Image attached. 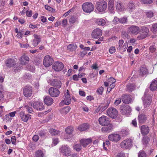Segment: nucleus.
<instances>
[{
  "mask_svg": "<svg viewBox=\"0 0 157 157\" xmlns=\"http://www.w3.org/2000/svg\"><path fill=\"white\" fill-rule=\"evenodd\" d=\"M153 0H141L140 2L144 4H150L152 2Z\"/></svg>",
  "mask_w": 157,
  "mask_h": 157,
  "instance_id": "44",
  "label": "nucleus"
},
{
  "mask_svg": "<svg viewBox=\"0 0 157 157\" xmlns=\"http://www.w3.org/2000/svg\"><path fill=\"white\" fill-rule=\"evenodd\" d=\"M95 22L97 25L101 26L104 25L106 23L105 20L103 18L97 19L95 20Z\"/></svg>",
  "mask_w": 157,
  "mask_h": 157,
  "instance_id": "31",
  "label": "nucleus"
},
{
  "mask_svg": "<svg viewBox=\"0 0 157 157\" xmlns=\"http://www.w3.org/2000/svg\"><path fill=\"white\" fill-rule=\"evenodd\" d=\"M49 94L52 97H58L59 94V91L57 88L51 87L48 90Z\"/></svg>",
  "mask_w": 157,
  "mask_h": 157,
  "instance_id": "14",
  "label": "nucleus"
},
{
  "mask_svg": "<svg viewBox=\"0 0 157 157\" xmlns=\"http://www.w3.org/2000/svg\"><path fill=\"white\" fill-rule=\"evenodd\" d=\"M121 133L123 136H125L128 134V131L127 129H123L121 131Z\"/></svg>",
  "mask_w": 157,
  "mask_h": 157,
  "instance_id": "50",
  "label": "nucleus"
},
{
  "mask_svg": "<svg viewBox=\"0 0 157 157\" xmlns=\"http://www.w3.org/2000/svg\"><path fill=\"white\" fill-rule=\"evenodd\" d=\"M118 112L117 110L113 108H110L108 109L107 111L108 115L112 118H116L118 115Z\"/></svg>",
  "mask_w": 157,
  "mask_h": 157,
  "instance_id": "8",
  "label": "nucleus"
},
{
  "mask_svg": "<svg viewBox=\"0 0 157 157\" xmlns=\"http://www.w3.org/2000/svg\"><path fill=\"white\" fill-rule=\"evenodd\" d=\"M149 29L145 26H142L140 28V35L137 38L139 40L143 39L149 36Z\"/></svg>",
  "mask_w": 157,
  "mask_h": 157,
  "instance_id": "1",
  "label": "nucleus"
},
{
  "mask_svg": "<svg viewBox=\"0 0 157 157\" xmlns=\"http://www.w3.org/2000/svg\"><path fill=\"white\" fill-rule=\"evenodd\" d=\"M31 115L29 114H25L23 111H21L20 113V117L22 120L25 122H27L28 120L31 118Z\"/></svg>",
  "mask_w": 157,
  "mask_h": 157,
  "instance_id": "22",
  "label": "nucleus"
},
{
  "mask_svg": "<svg viewBox=\"0 0 157 157\" xmlns=\"http://www.w3.org/2000/svg\"><path fill=\"white\" fill-rule=\"evenodd\" d=\"M102 34V31L100 29H96L93 31L92 33V36L93 38L97 39L101 36Z\"/></svg>",
  "mask_w": 157,
  "mask_h": 157,
  "instance_id": "17",
  "label": "nucleus"
},
{
  "mask_svg": "<svg viewBox=\"0 0 157 157\" xmlns=\"http://www.w3.org/2000/svg\"><path fill=\"white\" fill-rule=\"evenodd\" d=\"M140 128L141 133L143 135H147L149 132V128L146 125H143L140 127Z\"/></svg>",
  "mask_w": 157,
  "mask_h": 157,
  "instance_id": "25",
  "label": "nucleus"
},
{
  "mask_svg": "<svg viewBox=\"0 0 157 157\" xmlns=\"http://www.w3.org/2000/svg\"><path fill=\"white\" fill-rule=\"evenodd\" d=\"M98 121L100 124L102 126L107 125L110 123L109 118L104 116L100 117Z\"/></svg>",
  "mask_w": 157,
  "mask_h": 157,
  "instance_id": "10",
  "label": "nucleus"
},
{
  "mask_svg": "<svg viewBox=\"0 0 157 157\" xmlns=\"http://www.w3.org/2000/svg\"><path fill=\"white\" fill-rule=\"evenodd\" d=\"M151 31L153 33L156 32L157 30V23H155L153 24L152 26V28L151 29Z\"/></svg>",
  "mask_w": 157,
  "mask_h": 157,
  "instance_id": "43",
  "label": "nucleus"
},
{
  "mask_svg": "<svg viewBox=\"0 0 157 157\" xmlns=\"http://www.w3.org/2000/svg\"><path fill=\"white\" fill-rule=\"evenodd\" d=\"M23 94L26 98L31 97L33 93V88L31 86H26L23 89Z\"/></svg>",
  "mask_w": 157,
  "mask_h": 157,
  "instance_id": "5",
  "label": "nucleus"
},
{
  "mask_svg": "<svg viewBox=\"0 0 157 157\" xmlns=\"http://www.w3.org/2000/svg\"><path fill=\"white\" fill-rule=\"evenodd\" d=\"M144 105L146 106L149 105L151 102V96L148 94H147L145 92L144 94V96L142 98Z\"/></svg>",
  "mask_w": 157,
  "mask_h": 157,
  "instance_id": "13",
  "label": "nucleus"
},
{
  "mask_svg": "<svg viewBox=\"0 0 157 157\" xmlns=\"http://www.w3.org/2000/svg\"><path fill=\"white\" fill-rule=\"evenodd\" d=\"M109 106L108 104H106L105 105H99V107H100L101 111L102 112L104 111Z\"/></svg>",
  "mask_w": 157,
  "mask_h": 157,
  "instance_id": "47",
  "label": "nucleus"
},
{
  "mask_svg": "<svg viewBox=\"0 0 157 157\" xmlns=\"http://www.w3.org/2000/svg\"><path fill=\"white\" fill-rule=\"evenodd\" d=\"M50 85L54 87L57 88H60L62 86L61 81L57 79H52L50 80Z\"/></svg>",
  "mask_w": 157,
  "mask_h": 157,
  "instance_id": "16",
  "label": "nucleus"
},
{
  "mask_svg": "<svg viewBox=\"0 0 157 157\" xmlns=\"http://www.w3.org/2000/svg\"><path fill=\"white\" fill-rule=\"evenodd\" d=\"M149 50L151 52L153 53L155 51L156 49L154 46L152 45L150 47Z\"/></svg>",
  "mask_w": 157,
  "mask_h": 157,
  "instance_id": "62",
  "label": "nucleus"
},
{
  "mask_svg": "<svg viewBox=\"0 0 157 157\" xmlns=\"http://www.w3.org/2000/svg\"><path fill=\"white\" fill-rule=\"evenodd\" d=\"M146 14L147 17L149 18H151L153 15V13L150 11L147 12Z\"/></svg>",
  "mask_w": 157,
  "mask_h": 157,
  "instance_id": "55",
  "label": "nucleus"
},
{
  "mask_svg": "<svg viewBox=\"0 0 157 157\" xmlns=\"http://www.w3.org/2000/svg\"><path fill=\"white\" fill-rule=\"evenodd\" d=\"M73 128L71 126H70L67 127L66 130L65 131L66 133L70 134H71L73 131Z\"/></svg>",
  "mask_w": 157,
  "mask_h": 157,
  "instance_id": "40",
  "label": "nucleus"
},
{
  "mask_svg": "<svg viewBox=\"0 0 157 157\" xmlns=\"http://www.w3.org/2000/svg\"><path fill=\"white\" fill-rule=\"evenodd\" d=\"M44 156V154L42 151H38L35 153L36 157H42Z\"/></svg>",
  "mask_w": 157,
  "mask_h": 157,
  "instance_id": "42",
  "label": "nucleus"
},
{
  "mask_svg": "<svg viewBox=\"0 0 157 157\" xmlns=\"http://www.w3.org/2000/svg\"><path fill=\"white\" fill-rule=\"evenodd\" d=\"M82 8L84 12L90 13L93 11L94 6L91 3L86 2L83 4Z\"/></svg>",
  "mask_w": 157,
  "mask_h": 157,
  "instance_id": "6",
  "label": "nucleus"
},
{
  "mask_svg": "<svg viewBox=\"0 0 157 157\" xmlns=\"http://www.w3.org/2000/svg\"><path fill=\"white\" fill-rule=\"evenodd\" d=\"M40 40L34 39L33 41L32 44L34 46H36L40 42Z\"/></svg>",
  "mask_w": 157,
  "mask_h": 157,
  "instance_id": "48",
  "label": "nucleus"
},
{
  "mask_svg": "<svg viewBox=\"0 0 157 157\" xmlns=\"http://www.w3.org/2000/svg\"><path fill=\"white\" fill-rule=\"evenodd\" d=\"M107 126L104 127L103 129L105 131L107 132H110L113 128V125L112 124H110L108 125H106Z\"/></svg>",
  "mask_w": 157,
  "mask_h": 157,
  "instance_id": "36",
  "label": "nucleus"
},
{
  "mask_svg": "<svg viewBox=\"0 0 157 157\" xmlns=\"http://www.w3.org/2000/svg\"><path fill=\"white\" fill-rule=\"evenodd\" d=\"M127 8L130 11H132L135 9V5L133 3H129L128 4Z\"/></svg>",
  "mask_w": 157,
  "mask_h": 157,
  "instance_id": "38",
  "label": "nucleus"
},
{
  "mask_svg": "<svg viewBox=\"0 0 157 157\" xmlns=\"http://www.w3.org/2000/svg\"><path fill=\"white\" fill-rule=\"evenodd\" d=\"M120 112L123 115H127L131 112L132 109L128 105H124L121 106Z\"/></svg>",
  "mask_w": 157,
  "mask_h": 157,
  "instance_id": "7",
  "label": "nucleus"
},
{
  "mask_svg": "<svg viewBox=\"0 0 157 157\" xmlns=\"http://www.w3.org/2000/svg\"><path fill=\"white\" fill-rule=\"evenodd\" d=\"M76 19L75 17H71L69 19V22L70 24H73L76 21Z\"/></svg>",
  "mask_w": 157,
  "mask_h": 157,
  "instance_id": "52",
  "label": "nucleus"
},
{
  "mask_svg": "<svg viewBox=\"0 0 157 157\" xmlns=\"http://www.w3.org/2000/svg\"><path fill=\"white\" fill-rule=\"evenodd\" d=\"M44 103L48 105H51L53 102V99L49 96H46L44 98Z\"/></svg>",
  "mask_w": 157,
  "mask_h": 157,
  "instance_id": "28",
  "label": "nucleus"
},
{
  "mask_svg": "<svg viewBox=\"0 0 157 157\" xmlns=\"http://www.w3.org/2000/svg\"><path fill=\"white\" fill-rule=\"evenodd\" d=\"M77 48V46L75 44H71L68 45L67 46L68 50L70 51H75Z\"/></svg>",
  "mask_w": 157,
  "mask_h": 157,
  "instance_id": "34",
  "label": "nucleus"
},
{
  "mask_svg": "<svg viewBox=\"0 0 157 157\" xmlns=\"http://www.w3.org/2000/svg\"><path fill=\"white\" fill-rule=\"evenodd\" d=\"M39 135L41 137H44L45 136V133L43 131H39Z\"/></svg>",
  "mask_w": 157,
  "mask_h": 157,
  "instance_id": "64",
  "label": "nucleus"
},
{
  "mask_svg": "<svg viewBox=\"0 0 157 157\" xmlns=\"http://www.w3.org/2000/svg\"><path fill=\"white\" fill-rule=\"evenodd\" d=\"M32 11L31 10H27L26 12V14L27 17H30L32 14Z\"/></svg>",
  "mask_w": 157,
  "mask_h": 157,
  "instance_id": "58",
  "label": "nucleus"
},
{
  "mask_svg": "<svg viewBox=\"0 0 157 157\" xmlns=\"http://www.w3.org/2000/svg\"><path fill=\"white\" fill-rule=\"evenodd\" d=\"M26 107L27 111H28L30 113H32L33 112V110L32 107L29 106H26Z\"/></svg>",
  "mask_w": 157,
  "mask_h": 157,
  "instance_id": "60",
  "label": "nucleus"
},
{
  "mask_svg": "<svg viewBox=\"0 0 157 157\" xmlns=\"http://www.w3.org/2000/svg\"><path fill=\"white\" fill-rule=\"evenodd\" d=\"M121 98H119L116 99L114 102V104L116 105H118L120 104L121 102Z\"/></svg>",
  "mask_w": 157,
  "mask_h": 157,
  "instance_id": "56",
  "label": "nucleus"
},
{
  "mask_svg": "<svg viewBox=\"0 0 157 157\" xmlns=\"http://www.w3.org/2000/svg\"><path fill=\"white\" fill-rule=\"evenodd\" d=\"M120 136L117 134H113L108 136L109 140L113 142H117L121 140Z\"/></svg>",
  "mask_w": 157,
  "mask_h": 157,
  "instance_id": "18",
  "label": "nucleus"
},
{
  "mask_svg": "<svg viewBox=\"0 0 157 157\" xmlns=\"http://www.w3.org/2000/svg\"><path fill=\"white\" fill-rule=\"evenodd\" d=\"M64 98L63 102L64 104L68 105L70 104L71 99L68 90H67V92L64 94Z\"/></svg>",
  "mask_w": 157,
  "mask_h": 157,
  "instance_id": "19",
  "label": "nucleus"
},
{
  "mask_svg": "<svg viewBox=\"0 0 157 157\" xmlns=\"http://www.w3.org/2000/svg\"><path fill=\"white\" fill-rule=\"evenodd\" d=\"M33 107L34 109L38 110L41 111L44 109L43 104L41 102H35L33 103Z\"/></svg>",
  "mask_w": 157,
  "mask_h": 157,
  "instance_id": "21",
  "label": "nucleus"
},
{
  "mask_svg": "<svg viewBox=\"0 0 157 157\" xmlns=\"http://www.w3.org/2000/svg\"><path fill=\"white\" fill-rule=\"evenodd\" d=\"M116 51V49L114 47L112 46L110 47L109 50V53L111 54H113Z\"/></svg>",
  "mask_w": 157,
  "mask_h": 157,
  "instance_id": "54",
  "label": "nucleus"
},
{
  "mask_svg": "<svg viewBox=\"0 0 157 157\" xmlns=\"http://www.w3.org/2000/svg\"><path fill=\"white\" fill-rule=\"evenodd\" d=\"M60 150L61 152L66 156H68L71 154L70 149L67 145L63 146Z\"/></svg>",
  "mask_w": 157,
  "mask_h": 157,
  "instance_id": "15",
  "label": "nucleus"
},
{
  "mask_svg": "<svg viewBox=\"0 0 157 157\" xmlns=\"http://www.w3.org/2000/svg\"><path fill=\"white\" fill-rule=\"evenodd\" d=\"M39 139V136L37 135H35L33 137V140L35 142H36Z\"/></svg>",
  "mask_w": 157,
  "mask_h": 157,
  "instance_id": "63",
  "label": "nucleus"
},
{
  "mask_svg": "<svg viewBox=\"0 0 157 157\" xmlns=\"http://www.w3.org/2000/svg\"><path fill=\"white\" fill-rule=\"evenodd\" d=\"M128 31L135 35L137 34L140 31V28L137 26L132 25L128 28Z\"/></svg>",
  "mask_w": 157,
  "mask_h": 157,
  "instance_id": "12",
  "label": "nucleus"
},
{
  "mask_svg": "<svg viewBox=\"0 0 157 157\" xmlns=\"http://www.w3.org/2000/svg\"><path fill=\"white\" fill-rule=\"evenodd\" d=\"M135 88V85L133 83H129L127 85V91L132 92Z\"/></svg>",
  "mask_w": 157,
  "mask_h": 157,
  "instance_id": "32",
  "label": "nucleus"
},
{
  "mask_svg": "<svg viewBox=\"0 0 157 157\" xmlns=\"http://www.w3.org/2000/svg\"><path fill=\"white\" fill-rule=\"evenodd\" d=\"M21 64L22 65H25L27 64L29 62V58L25 55H23L20 59Z\"/></svg>",
  "mask_w": 157,
  "mask_h": 157,
  "instance_id": "24",
  "label": "nucleus"
},
{
  "mask_svg": "<svg viewBox=\"0 0 157 157\" xmlns=\"http://www.w3.org/2000/svg\"><path fill=\"white\" fill-rule=\"evenodd\" d=\"M149 88L152 91L157 90V79H155L152 81L150 85Z\"/></svg>",
  "mask_w": 157,
  "mask_h": 157,
  "instance_id": "27",
  "label": "nucleus"
},
{
  "mask_svg": "<svg viewBox=\"0 0 157 157\" xmlns=\"http://www.w3.org/2000/svg\"><path fill=\"white\" fill-rule=\"evenodd\" d=\"M49 132L53 136L58 135L60 132L59 131L54 129L53 128H51L49 129Z\"/></svg>",
  "mask_w": 157,
  "mask_h": 157,
  "instance_id": "35",
  "label": "nucleus"
},
{
  "mask_svg": "<svg viewBox=\"0 0 157 157\" xmlns=\"http://www.w3.org/2000/svg\"><path fill=\"white\" fill-rule=\"evenodd\" d=\"M138 120L139 124H142L145 123L147 119V116L144 114H139L138 116Z\"/></svg>",
  "mask_w": 157,
  "mask_h": 157,
  "instance_id": "20",
  "label": "nucleus"
},
{
  "mask_svg": "<svg viewBox=\"0 0 157 157\" xmlns=\"http://www.w3.org/2000/svg\"><path fill=\"white\" fill-rule=\"evenodd\" d=\"M92 142V140L91 138L87 139H82L80 141V142L83 147L86 146Z\"/></svg>",
  "mask_w": 157,
  "mask_h": 157,
  "instance_id": "29",
  "label": "nucleus"
},
{
  "mask_svg": "<svg viewBox=\"0 0 157 157\" xmlns=\"http://www.w3.org/2000/svg\"><path fill=\"white\" fill-rule=\"evenodd\" d=\"M122 101L124 103L128 104L131 102L132 98L130 95L124 94L122 95Z\"/></svg>",
  "mask_w": 157,
  "mask_h": 157,
  "instance_id": "23",
  "label": "nucleus"
},
{
  "mask_svg": "<svg viewBox=\"0 0 157 157\" xmlns=\"http://www.w3.org/2000/svg\"><path fill=\"white\" fill-rule=\"evenodd\" d=\"M138 157H147V154L145 151L141 150L138 153Z\"/></svg>",
  "mask_w": 157,
  "mask_h": 157,
  "instance_id": "41",
  "label": "nucleus"
},
{
  "mask_svg": "<svg viewBox=\"0 0 157 157\" xmlns=\"http://www.w3.org/2000/svg\"><path fill=\"white\" fill-rule=\"evenodd\" d=\"M139 72L140 75L141 76H145L148 73V70L146 67L143 65L140 67Z\"/></svg>",
  "mask_w": 157,
  "mask_h": 157,
  "instance_id": "26",
  "label": "nucleus"
},
{
  "mask_svg": "<svg viewBox=\"0 0 157 157\" xmlns=\"http://www.w3.org/2000/svg\"><path fill=\"white\" fill-rule=\"evenodd\" d=\"M103 90L104 88L102 87L101 86L97 90V91L99 94H102Z\"/></svg>",
  "mask_w": 157,
  "mask_h": 157,
  "instance_id": "59",
  "label": "nucleus"
},
{
  "mask_svg": "<svg viewBox=\"0 0 157 157\" xmlns=\"http://www.w3.org/2000/svg\"><path fill=\"white\" fill-rule=\"evenodd\" d=\"M127 18L126 17H123L120 19L119 22L121 23H125L127 21Z\"/></svg>",
  "mask_w": 157,
  "mask_h": 157,
  "instance_id": "51",
  "label": "nucleus"
},
{
  "mask_svg": "<svg viewBox=\"0 0 157 157\" xmlns=\"http://www.w3.org/2000/svg\"><path fill=\"white\" fill-rule=\"evenodd\" d=\"M116 8L117 10L119 11H121L123 10L124 8V7L122 5V4L119 2H117V4L116 6Z\"/></svg>",
  "mask_w": 157,
  "mask_h": 157,
  "instance_id": "37",
  "label": "nucleus"
},
{
  "mask_svg": "<svg viewBox=\"0 0 157 157\" xmlns=\"http://www.w3.org/2000/svg\"><path fill=\"white\" fill-rule=\"evenodd\" d=\"M53 59L49 56H45L44 59L43 64L44 66L48 67L52 64Z\"/></svg>",
  "mask_w": 157,
  "mask_h": 157,
  "instance_id": "9",
  "label": "nucleus"
},
{
  "mask_svg": "<svg viewBox=\"0 0 157 157\" xmlns=\"http://www.w3.org/2000/svg\"><path fill=\"white\" fill-rule=\"evenodd\" d=\"M107 7V2L103 0H99L97 2L95 7L98 11L99 12L105 11Z\"/></svg>",
  "mask_w": 157,
  "mask_h": 157,
  "instance_id": "2",
  "label": "nucleus"
},
{
  "mask_svg": "<svg viewBox=\"0 0 157 157\" xmlns=\"http://www.w3.org/2000/svg\"><path fill=\"white\" fill-rule=\"evenodd\" d=\"M45 8L46 10L50 11L52 12H54L55 11V9L48 5L45 6Z\"/></svg>",
  "mask_w": 157,
  "mask_h": 157,
  "instance_id": "49",
  "label": "nucleus"
},
{
  "mask_svg": "<svg viewBox=\"0 0 157 157\" xmlns=\"http://www.w3.org/2000/svg\"><path fill=\"white\" fill-rule=\"evenodd\" d=\"M80 78V77L79 74H78V76H77L76 75H73V79L75 80H76V81H78V78Z\"/></svg>",
  "mask_w": 157,
  "mask_h": 157,
  "instance_id": "61",
  "label": "nucleus"
},
{
  "mask_svg": "<svg viewBox=\"0 0 157 157\" xmlns=\"http://www.w3.org/2000/svg\"><path fill=\"white\" fill-rule=\"evenodd\" d=\"M149 141V138L147 136H145L143 137L142 142L144 144L146 145L148 143Z\"/></svg>",
  "mask_w": 157,
  "mask_h": 157,
  "instance_id": "39",
  "label": "nucleus"
},
{
  "mask_svg": "<svg viewBox=\"0 0 157 157\" xmlns=\"http://www.w3.org/2000/svg\"><path fill=\"white\" fill-rule=\"evenodd\" d=\"M53 69L56 71H61L64 67L63 64L61 62H55L52 66Z\"/></svg>",
  "mask_w": 157,
  "mask_h": 157,
  "instance_id": "11",
  "label": "nucleus"
},
{
  "mask_svg": "<svg viewBox=\"0 0 157 157\" xmlns=\"http://www.w3.org/2000/svg\"><path fill=\"white\" fill-rule=\"evenodd\" d=\"M133 144V142L130 139H127L123 140L121 143L120 146L121 148L128 149L131 147Z\"/></svg>",
  "mask_w": 157,
  "mask_h": 157,
  "instance_id": "4",
  "label": "nucleus"
},
{
  "mask_svg": "<svg viewBox=\"0 0 157 157\" xmlns=\"http://www.w3.org/2000/svg\"><path fill=\"white\" fill-rule=\"evenodd\" d=\"M5 63L8 67H13L14 72H17L18 71V70H19V67H18V63H15L13 59H9L5 61Z\"/></svg>",
  "mask_w": 157,
  "mask_h": 157,
  "instance_id": "3",
  "label": "nucleus"
},
{
  "mask_svg": "<svg viewBox=\"0 0 157 157\" xmlns=\"http://www.w3.org/2000/svg\"><path fill=\"white\" fill-rule=\"evenodd\" d=\"M70 109L71 108L70 107L67 106L62 109V112L65 114H67L69 112Z\"/></svg>",
  "mask_w": 157,
  "mask_h": 157,
  "instance_id": "45",
  "label": "nucleus"
},
{
  "mask_svg": "<svg viewBox=\"0 0 157 157\" xmlns=\"http://www.w3.org/2000/svg\"><path fill=\"white\" fill-rule=\"evenodd\" d=\"M113 0H109L108 7L110 11H112L114 8Z\"/></svg>",
  "mask_w": 157,
  "mask_h": 157,
  "instance_id": "33",
  "label": "nucleus"
},
{
  "mask_svg": "<svg viewBox=\"0 0 157 157\" xmlns=\"http://www.w3.org/2000/svg\"><path fill=\"white\" fill-rule=\"evenodd\" d=\"M16 137L15 136H12L11 139V141L12 144L14 145H16Z\"/></svg>",
  "mask_w": 157,
  "mask_h": 157,
  "instance_id": "53",
  "label": "nucleus"
},
{
  "mask_svg": "<svg viewBox=\"0 0 157 157\" xmlns=\"http://www.w3.org/2000/svg\"><path fill=\"white\" fill-rule=\"evenodd\" d=\"M74 148L77 151H79L81 149L82 147L80 144H77L74 146Z\"/></svg>",
  "mask_w": 157,
  "mask_h": 157,
  "instance_id": "46",
  "label": "nucleus"
},
{
  "mask_svg": "<svg viewBox=\"0 0 157 157\" xmlns=\"http://www.w3.org/2000/svg\"><path fill=\"white\" fill-rule=\"evenodd\" d=\"M52 143L54 146L56 145L59 142L58 139L57 138H53Z\"/></svg>",
  "mask_w": 157,
  "mask_h": 157,
  "instance_id": "57",
  "label": "nucleus"
},
{
  "mask_svg": "<svg viewBox=\"0 0 157 157\" xmlns=\"http://www.w3.org/2000/svg\"><path fill=\"white\" fill-rule=\"evenodd\" d=\"M90 127L89 125L87 123H85L79 125L78 129L81 131H85L89 129Z\"/></svg>",
  "mask_w": 157,
  "mask_h": 157,
  "instance_id": "30",
  "label": "nucleus"
}]
</instances>
